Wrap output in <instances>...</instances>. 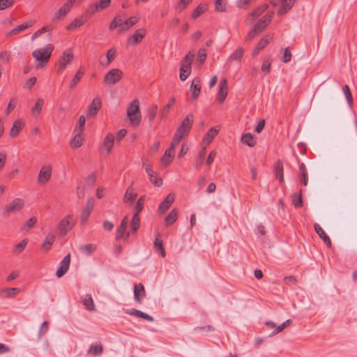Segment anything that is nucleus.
<instances>
[{
	"instance_id": "32",
	"label": "nucleus",
	"mask_w": 357,
	"mask_h": 357,
	"mask_svg": "<svg viewBox=\"0 0 357 357\" xmlns=\"http://www.w3.org/2000/svg\"><path fill=\"white\" fill-rule=\"evenodd\" d=\"M54 240H55L54 235L51 233L48 234L47 236H46L45 239L43 242V244H42L43 248H44L46 251H49L51 249L52 245L53 243L54 242Z\"/></svg>"
},
{
	"instance_id": "35",
	"label": "nucleus",
	"mask_w": 357,
	"mask_h": 357,
	"mask_svg": "<svg viewBox=\"0 0 357 357\" xmlns=\"http://www.w3.org/2000/svg\"><path fill=\"white\" fill-rule=\"evenodd\" d=\"M31 23L24 22L19 26H17L15 29H12L9 33H7V36L17 34L31 26Z\"/></svg>"
},
{
	"instance_id": "58",
	"label": "nucleus",
	"mask_w": 357,
	"mask_h": 357,
	"mask_svg": "<svg viewBox=\"0 0 357 357\" xmlns=\"http://www.w3.org/2000/svg\"><path fill=\"white\" fill-rule=\"evenodd\" d=\"M194 331L197 333H211L215 331V328L211 325H207L205 326H197L194 328Z\"/></svg>"
},
{
	"instance_id": "27",
	"label": "nucleus",
	"mask_w": 357,
	"mask_h": 357,
	"mask_svg": "<svg viewBox=\"0 0 357 357\" xmlns=\"http://www.w3.org/2000/svg\"><path fill=\"white\" fill-rule=\"evenodd\" d=\"M139 21V18L135 16H132L124 21V26L122 29H119V32L121 33L128 30L131 26L136 24Z\"/></svg>"
},
{
	"instance_id": "44",
	"label": "nucleus",
	"mask_w": 357,
	"mask_h": 357,
	"mask_svg": "<svg viewBox=\"0 0 357 357\" xmlns=\"http://www.w3.org/2000/svg\"><path fill=\"white\" fill-rule=\"evenodd\" d=\"M177 211L174 208L169 213V215L165 218V222L167 226L172 225L177 220Z\"/></svg>"
},
{
	"instance_id": "52",
	"label": "nucleus",
	"mask_w": 357,
	"mask_h": 357,
	"mask_svg": "<svg viewBox=\"0 0 357 357\" xmlns=\"http://www.w3.org/2000/svg\"><path fill=\"white\" fill-rule=\"evenodd\" d=\"M29 240L27 238H24L19 243H17L14 248V252L17 254L21 253L28 243Z\"/></svg>"
},
{
	"instance_id": "7",
	"label": "nucleus",
	"mask_w": 357,
	"mask_h": 357,
	"mask_svg": "<svg viewBox=\"0 0 357 357\" xmlns=\"http://www.w3.org/2000/svg\"><path fill=\"white\" fill-rule=\"evenodd\" d=\"M24 206V201L20 198H15L12 202L4 208V213H16L21 211Z\"/></svg>"
},
{
	"instance_id": "37",
	"label": "nucleus",
	"mask_w": 357,
	"mask_h": 357,
	"mask_svg": "<svg viewBox=\"0 0 357 357\" xmlns=\"http://www.w3.org/2000/svg\"><path fill=\"white\" fill-rule=\"evenodd\" d=\"M114 136L111 133H108L105 138L103 145L106 147L108 153H110L114 146Z\"/></svg>"
},
{
	"instance_id": "19",
	"label": "nucleus",
	"mask_w": 357,
	"mask_h": 357,
	"mask_svg": "<svg viewBox=\"0 0 357 357\" xmlns=\"http://www.w3.org/2000/svg\"><path fill=\"white\" fill-rule=\"evenodd\" d=\"M273 172L275 173V178L279 180L280 183H283L284 181L283 164L280 160H277L274 164Z\"/></svg>"
},
{
	"instance_id": "17",
	"label": "nucleus",
	"mask_w": 357,
	"mask_h": 357,
	"mask_svg": "<svg viewBox=\"0 0 357 357\" xmlns=\"http://www.w3.org/2000/svg\"><path fill=\"white\" fill-rule=\"evenodd\" d=\"M69 218V216L66 217L59 223L57 229L60 236H64L71 229V226L70 225L68 220Z\"/></svg>"
},
{
	"instance_id": "1",
	"label": "nucleus",
	"mask_w": 357,
	"mask_h": 357,
	"mask_svg": "<svg viewBox=\"0 0 357 357\" xmlns=\"http://www.w3.org/2000/svg\"><path fill=\"white\" fill-rule=\"evenodd\" d=\"M53 47L52 45L46 48H41L34 50L32 52L33 57L39 63L36 65V68H43L47 65L51 57Z\"/></svg>"
},
{
	"instance_id": "41",
	"label": "nucleus",
	"mask_w": 357,
	"mask_h": 357,
	"mask_svg": "<svg viewBox=\"0 0 357 357\" xmlns=\"http://www.w3.org/2000/svg\"><path fill=\"white\" fill-rule=\"evenodd\" d=\"M174 151L170 150L169 149L165 151V154L161 158V162L165 165V166L169 165L172 162V158L174 155Z\"/></svg>"
},
{
	"instance_id": "16",
	"label": "nucleus",
	"mask_w": 357,
	"mask_h": 357,
	"mask_svg": "<svg viewBox=\"0 0 357 357\" xmlns=\"http://www.w3.org/2000/svg\"><path fill=\"white\" fill-rule=\"evenodd\" d=\"M146 296V291L144 289V287L142 283H139L137 284H135L134 286V298L135 301L140 304L143 298Z\"/></svg>"
},
{
	"instance_id": "15",
	"label": "nucleus",
	"mask_w": 357,
	"mask_h": 357,
	"mask_svg": "<svg viewBox=\"0 0 357 357\" xmlns=\"http://www.w3.org/2000/svg\"><path fill=\"white\" fill-rule=\"evenodd\" d=\"M175 199V195L174 193H169L164 201L158 206V212L160 213H165L170 207L172 204L174 202Z\"/></svg>"
},
{
	"instance_id": "40",
	"label": "nucleus",
	"mask_w": 357,
	"mask_h": 357,
	"mask_svg": "<svg viewBox=\"0 0 357 357\" xmlns=\"http://www.w3.org/2000/svg\"><path fill=\"white\" fill-rule=\"evenodd\" d=\"M80 250L86 255H91L96 249V245L92 243L86 244L80 247Z\"/></svg>"
},
{
	"instance_id": "18",
	"label": "nucleus",
	"mask_w": 357,
	"mask_h": 357,
	"mask_svg": "<svg viewBox=\"0 0 357 357\" xmlns=\"http://www.w3.org/2000/svg\"><path fill=\"white\" fill-rule=\"evenodd\" d=\"M272 40V36H266L265 37L262 38L255 49L252 51V56H257L261 50H263Z\"/></svg>"
},
{
	"instance_id": "8",
	"label": "nucleus",
	"mask_w": 357,
	"mask_h": 357,
	"mask_svg": "<svg viewBox=\"0 0 357 357\" xmlns=\"http://www.w3.org/2000/svg\"><path fill=\"white\" fill-rule=\"evenodd\" d=\"M143 167L149 176L150 181L155 186H160L162 184V180L161 178H156L155 173L152 168V165L146 161L143 162Z\"/></svg>"
},
{
	"instance_id": "9",
	"label": "nucleus",
	"mask_w": 357,
	"mask_h": 357,
	"mask_svg": "<svg viewBox=\"0 0 357 357\" xmlns=\"http://www.w3.org/2000/svg\"><path fill=\"white\" fill-rule=\"evenodd\" d=\"M95 204V199L93 197H90L87 199L86 204L84 207L82 215H81V222L82 225L86 224Z\"/></svg>"
},
{
	"instance_id": "50",
	"label": "nucleus",
	"mask_w": 357,
	"mask_h": 357,
	"mask_svg": "<svg viewBox=\"0 0 357 357\" xmlns=\"http://www.w3.org/2000/svg\"><path fill=\"white\" fill-rule=\"evenodd\" d=\"M116 54V50L115 48H111L109 49L106 54L107 56V63H105V66H109L115 59Z\"/></svg>"
},
{
	"instance_id": "13",
	"label": "nucleus",
	"mask_w": 357,
	"mask_h": 357,
	"mask_svg": "<svg viewBox=\"0 0 357 357\" xmlns=\"http://www.w3.org/2000/svg\"><path fill=\"white\" fill-rule=\"evenodd\" d=\"M70 264V254H68L60 262V266L56 271V275L58 278L62 277L68 271Z\"/></svg>"
},
{
	"instance_id": "4",
	"label": "nucleus",
	"mask_w": 357,
	"mask_h": 357,
	"mask_svg": "<svg viewBox=\"0 0 357 357\" xmlns=\"http://www.w3.org/2000/svg\"><path fill=\"white\" fill-rule=\"evenodd\" d=\"M193 121V115L192 114H188L177 128L175 133L181 135L183 137L187 136L192 128Z\"/></svg>"
},
{
	"instance_id": "5",
	"label": "nucleus",
	"mask_w": 357,
	"mask_h": 357,
	"mask_svg": "<svg viewBox=\"0 0 357 357\" xmlns=\"http://www.w3.org/2000/svg\"><path fill=\"white\" fill-rule=\"evenodd\" d=\"M77 0H67L64 4L54 13L53 20H63L68 13L71 10L73 3Z\"/></svg>"
},
{
	"instance_id": "45",
	"label": "nucleus",
	"mask_w": 357,
	"mask_h": 357,
	"mask_svg": "<svg viewBox=\"0 0 357 357\" xmlns=\"http://www.w3.org/2000/svg\"><path fill=\"white\" fill-rule=\"evenodd\" d=\"M302 191L303 190L301 189L299 192V195L294 194L292 197V202L294 206L296 208H301L303 206V200H302Z\"/></svg>"
},
{
	"instance_id": "42",
	"label": "nucleus",
	"mask_w": 357,
	"mask_h": 357,
	"mask_svg": "<svg viewBox=\"0 0 357 357\" xmlns=\"http://www.w3.org/2000/svg\"><path fill=\"white\" fill-rule=\"evenodd\" d=\"M271 64H272V59L270 56H268L265 58L263 61L261 70L262 72L265 73L266 74H268L271 72Z\"/></svg>"
},
{
	"instance_id": "10",
	"label": "nucleus",
	"mask_w": 357,
	"mask_h": 357,
	"mask_svg": "<svg viewBox=\"0 0 357 357\" xmlns=\"http://www.w3.org/2000/svg\"><path fill=\"white\" fill-rule=\"evenodd\" d=\"M146 29L142 28L136 30L135 33L128 38V43L132 46L138 45L146 36Z\"/></svg>"
},
{
	"instance_id": "62",
	"label": "nucleus",
	"mask_w": 357,
	"mask_h": 357,
	"mask_svg": "<svg viewBox=\"0 0 357 357\" xmlns=\"http://www.w3.org/2000/svg\"><path fill=\"white\" fill-rule=\"evenodd\" d=\"M194 56L195 54L192 52H189L183 59L181 64H189L190 66H191Z\"/></svg>"
},
{
	"instance_id": "56",
	"label": "nucleus",
	"mask_w": 357,
	"mask_h": 357,
	"mask_svg": "<svg viewBox=\"0 0 357 357\" xmlns=\"http://www.w3.org/2000/svg\"><path fill=\"white\" fill-rule=\"evenodd\" d=\"M154 246L157 250H158L160 251L161 256L162 257H165V248L162 245V241L161 239H160L159 238H156L154 241Z\"/></svg>"
},
{
	"instance_id": "64",
	"label": "nucleus",
	"mask_w": 357,
	"mask_h": 357,
	"mask_svg": "<svg viewBox=\"0 0 357 357\" xmlns=\"http://www.w3.org/2000/svg\"><path fill=\"white\" fill-rule=\"evenodd\" d=\"M14 3L15 0H0V10L12 6Z\"/></svg>"
},
{
	"instance_id": "48",
	"label": "nucleus",
	"mask_w": 357,
	"mask_h": 357,
	"mask_svg": "<svg viewBox=\"0 0 357 357\" xmlns=\"http://www.w3.org/2000/svg\"><path fill=\"white\" fill-rule=\"evenodd\" d=\"M227 8L226 0H215V9L218 12H225Z\"/></svg>"
},
{
	"instance_id": "46",
	"label": "nucleus",
	"mask_w": 357,
	"mask_h": 357,
	"mask_svg": "<svg viewBox=\"0 0 357 357\" xmlns=\"http://www.w3.org/2000/svg\"><path fill=\"white\" fill-rule=\"evenodd\" d=\"M84 24V22L82 19H75L70 24L66 26L68 31L75 30Z\"/></svg>"
},
{
	"instance_id": "47",
	"label": "nucleus",
	"mask_w": 357,
	"mask_h": 357,
	"mask_svg": "<svg viewBox=\"0 0 357 357\" xmlns=\"http://www.w3.org/2000/svg\"><path fill=\"white\" fill-rule=\"evenodd\" d=\"M1 292L5 294L6 298H10L15 296L19 292L20 289L18 288H6L3 289Z\"/></svg>"
},
{
	"instance_id": "29",
	"label": "nucleus",
	"mask_w": 357,
	"mask_h": 357,
	"mask_svg": "<svg viewBox=\"0 0 357 357\" xmlns=\"http://www.w3.org/2000/svg\"><path fill=\"white\" fill-rule=\"evenodd\" d=\"M241 142L247 144L250 147H253L256 144V141L250 132L245 133L241 137Z\"/></svg>"
},
{
	"instance_id": "6",
	"label": "nucleus",
	"mask_w": 357,
	"mask_h": 357,
	"mask_svg": "<svg viewBox=\"0 0 357 357\" xmlns=\"http://www.w3.org/2000/svg\"><path fill=\"white\" fill-rule=\"evenodd\" d=\"M73 56V50L71 49L66 50L58 61L59 70L63 71L66 68V66L71 62Z\"/></svg>"
},
{
	"instance_id": "57",
	"label": "nucleus",
	"mask_w": 357,
	"mask_h": 357,
	"mask_svg": "<svg viewBox=\"0 0 357 357\" xmlns=\"http://www.w3.org/2000/svg\"><path fill=\"white\" fill-rule=\"evenodd\" d=\"M342 91L345 95L348 104L351 106L353 104V98L348 85H345L342 88Z\"/></svg>"
},
{
	"instance_id": "60",
	"label": "nucleus",
	"mask_w": 357,
	"mask_h": 357,
	"mask_svg": "<svg viewBox=\"0 0 357 357\" xmlns=\"http://www.w3.org/2000/svg\"><path fill=\"white\" fill-rule=\"evenodd\" d=\"M157 111H158V107L155 105H151L149 108L148 116H149V121H152L154 120V119L156 116V114H157Z\"/></svg>"
},
{
	"instance_id": "31",
	"label": "nucleus",
	"mask_w": 357,
	"mask_h": 357,
	"mask_svg": "<svg viewBox=\"0 0 357 357\" xmlns=\"http://www.w3.org/2000/svg\"><path fill=\"white\" fill-rule=\"evenodd\" d=\"M206 154V148H203L199 152V155L195 158L194 165L197 169H199L204 163V160Z\"/></svg>"
},
{
	"instance_id": "51",
	"label": "nucleus",
	"mask_w": 357,
	"mask_h": 357,
	"mask_svg": "<svg viewBox=\"0 0 357 357\" xmlns=\"http://www.w3.org/2000/svg\"><path fill=\"white\" fill-rule=\"evenodd\" d=\"M206 10V6L199 5L192 13V18L196 19Z\"/></svg>"
},
{
	"instance_id": "20",
	"label": "nucleus",
	"mask_w": 357,
	"mask_h": 357,
	"mask_svg": "<svg viewBox=\"0 0 357 357\" xmlns=\"http://www.w3.org/2000/svg\"><path fill=\"white\" fill-rule=\"evenodd\" d=\"M103 352V346L100 342L91 344L89 347L87 354L93 356H100Z\"/></svg>"
},
{
	"instance_id": "59",
	"label": "nucleus",
	"mask_w": 357,
	"mask_h": 357,
	"mask_svg": "<svg viewBox=\"0 0 357 357\" xmlns=\"http://www.w3.org/2000/svg\"><path fill=\"white\" fill-rule=\"evenodd\" d=\"M292 54L290 50L289 47L284 49V54L281 59L282 61L284 63H288L291 60Z\"/></svg>"
},
{
	"instance_id": "11",
	"label": "nucleus",
	"mask_w": 357,
	"mask_h": 357,
	"mask_svg": "<svg viewBox=\"0 0 357 357\" xmlns=\"http://www.w3.org/2000/svg\"><path fill=\"white\" fill-rule=\"evenodd\" d=\"M219 91L217 95V100L219 103H222L227 94H228V88H227V80L225 78L221 79L219 84Z\"/></svg>"
},
{
	"instance_id": "38",
	"label": "nucleus",
	"mask_w": 357,
	"mask_h": 357,
	"mask_svg": "<svg viewBox=\"0 0 357 357\" xmlns=\"http://www.w3.org/2000/svg\"><path fill=\"white\" fill-rule=\"evenodd\" d=\"M244 54V49L243 47H238L229 57V59L241 61Z\"/></svg>"
},
{
	"instance_id": "12",
	"label": "nucleus",
	"mask_w": 357,
	"mask_h": 357,
	"mask_svg": "<svg viewBox=\"0 0 357 357\" xmlns=\"http://www.w3.org/2000/svg\"><path fill=\"white\" fill-rule=\"evenodd\" d=\"M52 175V167L50 165L43 166L37 178L38 183H46Z\"/></svg>"
},
{
	"instance_id": "49",
	"label": "nucleus",
	"mask_w": 357,
	"mask_h": 357,
	"mask_svg": "<svg viewBox=\"0 0 357 357\" xmlns=\"http://www.w3.org/2000/svg\"><path fill=\"white\" fill-rule=\"evenodd\" d=\"M174 102H175V99L174 98H171L169 99V103L167 104L164 107V108H163V109H162V111L161 112V117L162 118H165L168 115V114H169V112L170 111V109L174 105Z\"/></svg>"
},
{
	"instance_id": "54",
	"label": "nucleus",
	"mask_w": 357,
	"mask_h": 357,
	"mask_svg": "<svg viewBox=\"0 0 357 357\" xmlns=\"http://www.w3.org/2000/svg\"><path fill=\"white\" fill-rule=\"evenodd\" d=\"M86 123L84 116H81L79 119L78 124L75 127L74 132H83Z\"/></svg>"
},
{
	"instance_id": "39",
	"label": "nucleus",
	"mask_w": 357,
	"mask_h": 357,
	"mask_svg": "<svg viewBox=\"0 0 357 357\" xmlns=\"http://www.w3.org/2000/svg\"><path fill=\"white\" fill-rule=\"evenodd\" d=\"M139 214L134 213L131 222L130 227L132 232H136L140 227V218Z\"/></svg>"
},
{
	"instance_id": "61",
	"label": "nucleus",
	"mask_w": 357,
	"mask_h": 357,
	"mask_svg": "<svg viewBox=\"0 0 357 357\" xmlns=\"http://www.w3.org/2000/svg\"><path fill=\"white\" fill-rule=\"evenodd\" d=\"M126 229H127V227H126V226L121 225L119 226V227L117 228L116 231V240L121 239L124 236Z\"/></svg>"
},
{
	"instance_id": "24",
	"label": "nucleus",
	"mask_w": 357,
	"mask_h": 357,
	"mask_svg": "<svg viewBox=\"0 0 357 357\" xmlns=\"http://www.w3.org/2000/svg\"><path fill=\"white\" fill-rule=\"evenodd\" d=\"M137 194L134 192V188L131 185H130L125 193L124 197H123V202H130L131 204L134 202L135 199L137 198Z\"/></svg>"
},
{
	"instance_id": "28",
	"label": "nucleus",
	"mask_w": 357,
	"mask_h": 357,
	"mask_svg": "<svg viewBox=\"0 0 357 357\" xmlns=\"http://www.w3.org/2000/svg\"><path fill=\"white\" fill-rule=\"evenodd\" d=\"M75 132V136L71 139L70 144L73 149H77V148H79L80 146H82V132Z\"/></svg>"
},
{
	"instance_id": "21",
	"label": "nucleus",
	"mask_w": 357,
	"mask_h": 357,
	"mask_svg": "<svg viewBox=\"0 0 357 357\" xmlns=\"http://www.w3.org/2000/svg\"><path fill=\"white\" fill-rule=\"evenodd\" d=\"M190 91L192 92V98L197 99L201 91V82L199 77L193 79L191 86Z\"/></svg>"
},
{
	"instance_id": "36",
	"label": "nucleus",
	"mask_w": 357,
	"mask_h": 357,
	"mask_svg": "<svg viewBox=\"0 0 357 357\" xmlns=\"http://www.w3.org/2000/svg\"><path fill=\"white\" fill-rule=\"evenodd\" d=\"M299 172L301 176V183L303 185L306 186L307 185V170L304 163L299 164Z\"/></svg>"
},
{
	"instance_id": "2",
	"label": "nucleus",
	"mask_w": 357,
	"mask_h": 357,
	"mask_svg": "<svg viewBox=\"0 0 357 357\" xmlns=\"http://www.w3.org/2000/svg\"><path fill=\"white\" fill-rule=\"evenodd\" d=\"M127 116L132 126H137L139 125L142 116L138 99H135L130 103L127 109Z\"/></svg>"
},
{
	"instance_id": "30",
	"label": "nucleus",
	"mask_w": 357,
	"mask_h": 357,
	"mask_svg": "<svg viewBox=\"0 0 357 357\" xmlns=\"http://www.w3.org/2000/svg\"><path fill=\"white\" fill-rule=\"evenodd\" d=\"M191 73V66L189 64H181L179 77L181 81H185Z\"/></svg>"
},
{
	"instance_id": "43",
	"label": "nucleus",
	"mask_w": 357,
	"mask_h": 357,
	"mask_svg": "<svg viewBox=\"0 0 357 357\" xmlns=\"http://www.w3.org/2000/svg\"><path fill=\"white\" fill-rule=\"evenodd\" d=\"M43 103L44 100L42 98H38L36 100L34 107L32 108V113L33 116H37L40 114Z\"/></svg>"
},
{
	"instance_id": "63",
	"label": "nucleus",
	"mask_w": 357,
	"mask_h": 357,
	"mask_svg": "<svg viewBox=\"0 0 357 357\" xmlns=\"http://www.w3.org/2000/svg\"><path fill=\"white\" fill-rule=\"evenodd\" d=\"M192 0H180V1L176 5V9L182 11Z\"/></svg>"
},
{
	"instance_id": "3",
	"label": "nucleus",
	"mask_w": 357,
	"mask_h": 357,
	"mask_svg": "<svg viewBox=\"0 0 357 357\" xmlns=\"http://www.w3.org/2000/svg\"><path fill=\"white\" fill-rule=\"evenodd\" d=\"M123 73L119 68H113L104 76L103 82L107 85H114L118 83L123 77Z\"/></svg>"
},
{
	"instance_id": "55",
	"label": "nucleus",
	"mask_w": 357,
	"mask_h": 357,
	"mask_svg": "<svg viewBox=\"0 0 357 357\" xmlns=\"http://www.w3.org/2000/svg\"><path fill=\"white\" fill-rule=\"evenodd\" d=\"M37 222V218L36 217H31L29 218L26 222L24 224V225L22 227L21 230H28L29 229H31L34 227L36 223Z\"/></svg>"
},
{
	"instance_id": "33",
	"label": "nucleus",
	"mask_w": 357,
	"mask_h": 357,
	"mask_svg": "<svg viewBox=\"0 0 357 357\" xmlns=\"http://www.w3.org/2000/svg\"><path fill=\"white\" fill-rule=\"evenodd\" d=\"M82 303L89 311H94L96 309L93 300L90 294H87L82 300Z\"/></svg>"
},
{
	"instance_id": "22",
	"label": "nucleus",
	"mask_w": 357,
	"mask_h": 357,
	"mask_svg": "<svg viewBox=\"0 0 357 357\" xmlns=\"http://www.w3.org/2000/svg\"><path fill=\"white\" fill-rule=\"evenodd\" d=\"M314 228L318 236L323 240L328 247L331 248L332 246L331 241L328 236L326 234L321 227L319 224L315 223L314 225Z\"/></svg>"
},
{
	"instance_id": "34",
	"label": "nucleus",
	"mask_w": 357,
	"mask_h": 357,
	"mask_svg": "<svg viewBox=\"0 0 357 357\" xmlns=\"http://www.w3.org/2000/svg\"><path fill=\"white\" fill-rule=\"evenodd\" d=\"M83 75H84V71L82 70V68H79L70 82V84L69 86V88L70 90H73L75 89V87L77 86V84L81 80L82 77H83Z\"/></svg>"
},
{
	"instance_id": "23",
	"label": "nucleus",
	"mask_w": 357,
	"mask_h": 357,
	"mask_svg": "<svg viewBox=\"0 0 357 357\" xmlns=\"http://www.w3.org/2000/svg\"><path fill=\"white\" fill-rule=\"evenodd\" d=\"M23 127H24L23 121L21 119L16 120L14 122L13 126L10 130L9 136L11 138L16 137L20 134V132L22 130Z\"/></svg>"
},
{
	"instance_id": "25",
	"label": "nucleus",
	"mask_w": 357,
	"mask_h": 357,
	"mask_svg": "<svg viewBox=\"0 0 357 357\" xmlns=\"http://www.w3.org/2000/svg\"><path fill=\"white\" fill-rule=\"evenodd\" d=\"M294 4V0H282V5L278 11V15L280 16L285 14L291 9Z\"/></svg>"
},
{
	"instance_id": "53",
	"label": "nucleus",
	"mask_w": 357,
	"mask_h": 357,
	"mask_svg": "<svg viewBox=\"0 0 357 357\" xmlns=\"http://www.w3.org/2000/svg\"><path fill=\"white\" fill-rule=\"evenodd\" d=\"M182 138L183 137H181V135L175 133L171 142L170 147L169 149L174 152L175 148L180 143Z\"/></svg>"
},
{
	"instance_id": "26",
	"label": "nucleus",
	"mask_w": 357,
	"mask_h": 357,
	"mask_svg": "<svg viewBox=\"0 0 357 357\" xmlns=\"http://www.w3.org/2000/svg\"><path fill=\"white\" fill-rule=\"evenodd\" d=\"M219 129L216 127H212L204 135L203 138L204 142L206 144H209L213 138L218 134Z\"/></svg>"
},
{
	"instance_id": "14",
	"label": "nucleus",
	"mask_w": 357,
	"mask_h": 357,
	"mask_svg": "<svg viewBox=\"0 0 357 357\" xmlns=\"http://www.w3.org/2000/svg\"><path fill=\"white\" fill-rule=\"evenodd\" d=\"M102 106V101L100 98L96 97L93 98L91 105L88 108L87 110V116H95L98 110L100 109Z\"/></svg>"
}]
</instances>
